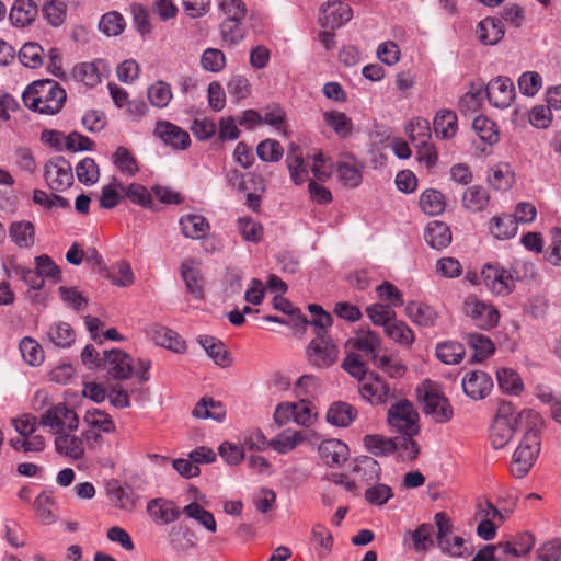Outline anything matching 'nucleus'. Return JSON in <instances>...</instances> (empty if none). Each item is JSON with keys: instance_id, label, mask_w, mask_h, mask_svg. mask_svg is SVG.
Listing matches in <instances>:
<instances>
[{"instance_id": "f257e3e1", "label": "nucleus", "mask_w": 561, "mask_h": 561, "mask_svg": "<svg viewBox=\"0 0 561 561\" xmlns=\"http://www.w3.org/2000/svg\"><path fill=\"white\" fill-rule=\"evenodd\" d=\"M24 105L44 115H55L61 111L67 93L61 85L51 79L34 81L22 94Z\"/></svg>"}, {"instance_id": "f03ea898", "label": "nucleus", "mask_w": 561, "mask_h": 561, "mask_svg": "<svg viewBox=\"0 0 561 561\" xmlns=\"http://www.w3.org/2000/svg\"><path fill=\"white\" fill-rule=\"evenodd\" d=\"M535 265L533 263L516 261L507 272L504 268L484 264L481 271V278L485 287L495 295L506 296L513 291L515 280H523L535 277Z\"/></svg>"}, {"instance_id": "7ed1b4c3", "label": "nucleus", "mask_w": 561, "mask_h": 561, "mask_svg": "<svg viewBox=\"0 0 561 561\" xmlns=\"http://www.w3.org/2000/svg\"><path fill=\"white\" fill-rule=\"evenodd\" d=\"M342 367L359 380V393L363 399L375 404H382L394 397L393 390L378 375L371 373L368 379L364 381L366 367L357 354L350 353L344 358Z\"/></svg>"}, {"instance_id": "20e7f679", "label": "nucleus", "mask_w": 561, "mask_h": 561, "mask_svg": "<svg viewBox=\"0 0 561 561\" xmlns=\"http://www.w3.org/2000/svg\"><path fill=\"white\" fill-rule=\"evenodd\" d=\"M539 425L527 428L522 442L513 454L511 471L515 478H524L540 453Z\"/></svg>"}, {"instance_id": "39448f33", "label": "nucleus", "mask_w": 561, "mask_h": 561, "mask_svg": "<svg viewBox=\"0 0 561 561\" xmlns=\"http://www.w3.org/2000/svg\"><path fill=\"white\" fill-rule=\"evenodd\" d=\"M388 424L400 434H419V413L414 405L405 400H399L388 411Z\"/></svg>"}, {"instance_id": "423d86ee", "label": "nucleus", "mask_w": 561, "mask_h": 561, "mask_svg": "<svg viewBox=\"0 0 561 561\" xmlns=\"http://www.w3.org/2000/svg\"><path fill=\"white\" fill-rule=\"evenodd\" d=\"M44 179L48 187L62 192L73 184L71 163L61 156L50 158L44 165Z\"/></svg>"}, {"instance_id": "0eeeda50", "label": "nucleus", "mask_w": 561, "mask_h": 561, "mask_svg": "<svg viewBox=\"0 0 561 561\" xmlns=\"http://www.w3.org/2000/svg\"><path fill=\"white\" fill-rule=\"evenodd\" d=\"M462 309L463 313L482 330H490L499 323L500 312L497 309L474 295L466 297Z\"/></svg>"}, {"instance_id": "6e6552de", "label": "nucleus", "mask_w": 561, "mask_h": 561, "mask_svg": "<svg viewBox=\"0 0 561 561\" xmlns=\"http://www.w3.org/2000/svg\"><path fill=\"white\" fill-rule=\"evenodd\" d=\"M307 353L310 364L319 368L333 365L339 356V350L332 340L320 334L309 343Z\"/></svg>"}, {"instance_id": "1a4fd4ad", "label": "nucleus", "mask_w": 561, "mask_h": 561, "mask_svg": "<svg viewBox=\"0 0 561 561\" xmlns=\"http://www.w3.org/2000/svg\"><path fill=\"white\" fill-rule=\"evenodd\" d=\"M153 136L173 150H186L191 146L188 133L168 121L156 123Z\"/></svg>"}, {"instance_id": "9d476101", "label": "nucleus", "mask_w": 561, "mask_h": 561, "mask_svg": "<svg viewBox=\"0 0 561 561\" xmlns=\"http://www.w3.org/2000/svg\"><path fill=\"white\" fill-rule=\"evenodd\" d=\"M485 93L489 102L499 108L508 107L516 95L513 81L510 78L502 76L492 79L488 83Z\"/></svg>"}, {"instance_id": "9b49d317", "label": "nucleus", "mask_w": 561, "mask_h": 561, "mask_svg": "<svg viewBox=\"0 0 561 561\" xmlns=\"http://www.w3.org/2000/svg\"><path fill=\"white\" fill-rule=\"evenodd\" d=\"M353 16L348 3L334 0L327 3L320 11L319 23L324 28H339L348 22Z\"/></svg>"}, {"instance_id": "f8f14e48", "label": "nucleus", "mask_w": 561, "mask_h": 561, "mask_svg": "<svg viewBox=\"0 0 561 561\" xmlns=\"http://www.w3.org/2000/svg\"><path fill=\"white\" fill-rule=\"evenodd\" d=\"M494 422L511 423L516 426H526L527 428L535 425H540L541 420L537 412L533 410H523L515 415V409L511 402L500 401L497 411L494 416Z\"/></svg>"}, {"instance_id": "ddd939ff", "label": "nucleus", "mask_w": 561, "mask_h": 561, "mask_svg": "<svg viewBox=\"0 0 561 561\" xmlns=\"http://www.w3.org/2000/svg\"><path fill=\"white\" fill-rule=\"evenodd\" d=\"M104 362L108 375L116 380L128 379L134 370L131 357L122 350L104 352Z\"/></svg>"}, {"instance_id": "4468645a", "label": "nucleus", "mask_w": 561, "mask_h": 561, "mask_svg": "<svg viewBox=\"0 0 561 561\" xmlns=\"http://www.w3.org/2000/svg\"><path fill=\"white\" fill-rule=\"evenodd\" d=\"M147 513L156 524L168 525L179 519L183 508L178 507L172 501L158 497L148 502Z\"/></svg>"}, {"instance_id": "2eb2a0df", "label": "nucleus", "mask_w": 561, "mask_h": 561, "mask_svg": "<svg viewBox=\"0 0 561 561\" xmlns=\"http://www.w3.org/2000/svg\"><path fill=\"white\" fill-rule=\"evenodd\" d=\"M423 409L438 423L448 422L453 417V409L443 394L436 390H427L423 398Z\"/></svg>"}, {"instance_id": "dca6fc26", "label": "nucleus", "mask_w": 561, "mask_h": 561, "mask_svg": "<svg viewBox=\"0 0 561 561\" xmlns=\"http://www.w3.org/2000/svg\"><path fill=\"white\" fill-rule=\"evenodd\" d=\"M492 387L491 377L481 370L470 371L462 379L463 392L473 400L485 398Z\"/></svg>"}, {"instance_id": "f3484780", "label": "nucleus", "mask_w": 561, "mask_h": 561, "mask_svg": "<svg viewBox=\"0 0 561 561\" xmlns=\"http://www.w3.org/2000/svg\"><path fill=\"white\" fill-rule=\"evenodd\" d=\"M318 453L327 466L340 467L348 457V447L340 439H325L319 445Z\"/></svg>"}, {"instance_id": "a211bd4d", "label": "nucleus", "mask_w": 561, "mask_h": 561, "mask_svg": "<svg viewBox=\"0 0 561 561\" xmlns=\"http://www.w3.org/2000/svg\"><path fill=\"white\" fill-rule=\"evenodd\" d=\"M38 14L37 4L33 0H15L12 4L9 19L16 27L31 25Z\"/></svg>"}, {"instance_id": "6ab92c4d", "label": "nucleus", "mask_w": 561, "mask_h": 561, "mask_svg": "<svg viewBox=\"0 0 561 561\" xmlns=\"http://www.w3.org/2000/svg\"><path fill=\"white\" fill-rule=\"evenodd\" d=\"M504 26L502 20L495 18H485L477 26L476 35L483 45H495L504 36Z\"/></svg>"}, {"instance_id": "aec40b11", "label": "nucleus", "mask_w": 561, "mask_h": 561, "mask_svg": "<svg viewBox=\"0 0 561 561\" xmlns=\"http://www.w3.org/2000/svg\"><path fill=\"white\" fill-rule=\"evenodd\" d=\"M180 227L186 238L201 240L205 238L210 229L207 219L198 214H187L180 218Z\"/></svg>"}, {"instance_id": "412c9836", "label": "nucleus", "mask_w": 561, "mask_h": 561, "mask_svg": "<svg viewBox=\"0 0 561 561\" xmlns=\"http://www.w3.org/2000/svg\"><path fill=\"white\" fill-rule=\"evenodd\" d=\"M199 263L196 260L190 259L181 264V276L185 282L186 288L196 298H203V277L198 268Z\"/></svg>"}, {"instance_id": "4be33fe9", "label": "nucleus", "mask_w": 561, "mask_h": 561, "mask_svg": "<svg viewBox=\"0 0 561 561\" xmlns=\"http://www.w3.org/2000/svg\"><path fill=\"white\" fill-rule=\"evenodd\" d=\"M337 173L345 186L354 188L362 183V164L353 156H345L337 162Z\"/></svg>"}, {"instance_id": "5701e85b", "label": "nucleus", "mask_w": 561, "mask_h": 561, "mask_svg": "<svg viewBox=\"0 0 561 561\" xmlns=\"http://www.w3.org/2000/svg\"><path fill=\"white\" fill-rule=\"evenodd\" d=\"M56 451L75 460L82 459L84 446L81 438L70 433H58L55 438Z\"/></svg>"}, {"instance_id": "b1692460", "label": "nucleus", "mask_w": 561, "mask_h": 561, "mask_svg": "<svg viewBox=\"0 0 561 561\" xmlns=\"http://www.w3.org/2000/svg\"><path fill=\"white\" fill-rule=\"evenodd\" d=\"M151 337L157 345L169 348L175 353H183L186 350L185 341L181 336L162 325H153L151 328Z\"/></svg>"}, {"instance_id": "393cba45", "label": "nucleus", "mask_w": 561, "mask_h": 561, "mask_svg": "<svg viewBox=\"0 0 561 561\" xmlns=\"http://www.w3.org/2000/svg\"><path fill=\"white\" fill-rule=\"evenodd\" d=\"M489 202V192L481 185L467 187L461 198L462 206L471 213L483 211L488 207Z\"/></svg>"}, {"instance_id": "a878e982", "label": "nucleus", "mask_w": 561, "mask_h": 561, "mask_svg": "<svg viewBox=\"0 0 561 561\" xmlns=\"http://www.w3.org/2000/svg\"><path fill=\"white\" fill-rule=\"evenodd\" d=\"M198 343L216 365L228 367L231 364L229 352L220 340L210 335H201Z\"/></svg>"}, {"instance_id": "bb28decb", "label": "nucleus", "mask_w": 561, "mask_h": 561, "mask_svg": "<svg viewBox=\"0 0 561 561\" xmlns=\"http://www.w3.org/2000/svg\"><path fill=\"white\" fill-rule=\"evenodd\" d=\"M434 131L438 138H453L458 128L457 115L450 110H440L436 113L433 122Z\"/></svg>"}, {"instance_id": "cd10ccee", "label": "nucleus", "mask_w": 561, "mask_h": 561, "mask_svg": "<svg viewBox=\"0 0 561 561\" xmlns=\"http://www.w3.org/2000/svg\"><path fill=\"white\" fill-rule=\"evenodd\" d=\"M405 313L414 323L425 328L433 327L438 317L433 307L416 301L407 305Z\"/></svg>"}, {"instance_id": "c85d7f7f", "label": "nucleus", "mask_w": 561, "mask_h": 561, "mask_svg": "<svg viewBox=\"0 0 561 561\" xmlns=\"http://www.w3.org/2000/svg\"><path fill=\"white\" fill-rule=\"evenodd\" d=\"M357 416V411L346 402H334L328 410L327 421L335 426L346 427Z\"/></svg>"}, {"instance_id": "c756f323", "label": "nucleus", "mask_w": 561, "mask_h": 561, "mask_svg": "<svg viewBox=\"0 0 561 561\" xmlns=\"http://www.w3.org/2000/svg\"><path fill=\"white\" fill-rule=\"evenodd\" d=\"M353 473L360 482H374L379 479L380 466L373 457L360 456L354 461Z\"/></svg>"}, {"instance_id": "7c9ffc66", "label": "nucleus", "mask_w": 561, "mask_h": 561, "mask_svg": "<svg viewBox=\"0 0 561 561\" xmlns=\"http://www.w3.org/2000/svg\"><path fill=\"white\" fill-rule=\"evenodd\" d=\"M489 229L497 240H508L516 236L518 227L512 215L503 214L491 218Z\"/></svg>"}, {"instance_id": "2f4dec72", "label": "nucleus", "mask_w": 561, "mask_h": 561, "mask_svg": "<svg viewBox=\"0 0 561 561\" xmlns=\"http://www.w3.org/2000/svg\"><path fill=\"white\" fill-rule=\"evenodd\" d=\"M421 209L430 216L440 215L446 207L445 196L435 188H427L420 196Z\"/></svg>"}, {"instance_id": "473e14b6", "label": "nucleus", "mask_w": 561, "mask_h": 561, "mask_svg": "<svg viewBox=\"0 0 561 561\" xmlns=\"http://www.w3.org/2000/svg\"><path fill=\"white\" fill-rule=\"evenodd\" d=\"M465 340L474 351L472 355L473 362H482L495 351L493 342L481 333H467Z\"/></svg>"}, {"instance_id": "72a5a7b5", "label": "nucleus", "mask_w": 561, "mask_h": 561, "mask_svg": "<svg viewBox=\"0 0 561 561\" xmlns=\"http://www.w3.org/2000/svg\"><path fill=\"white\" fill-rule=\"evenodd\" d=\"M515 508V500L508 506H500L497 507L490 501H485L484 503L477 504V516L480 518H491L493 522H497L499 524H503L514 512Z\"/></svg>"}, {"instance_id": "f704fd0d", "label": "nucleus", "mask_w": 561, "mask_h": 561, "mask_svg": "<svg viewBox=\"0 0 561 561\" xmlns=\"http://www.w3.org/2000/svg\"><path fill=\"white\" fill-rule=\"evenodd\" d=\"M9 236L16 245H31L35 241L34 225L27 220L13 221L9 228Z\"/></svg>"}, {"instance_id": "c9c22d12", "label": "nucleus", "mask_w": 561, "mask_h": 561, "mask_svg": "<svg viewBox=\"0 0 561 561\" xmlns=\"http://www.w3.org/2000/svg\"><path fill=\"white\" fill-rule=\"evenodd\" d=\"M323 121L341 138L348 137L353 131L352 119L343 112H337V111L324 112Z\"/></svg>"}, {"instance_id": "e433bc0d", "label": "nucleus", "mask_w": 561, "mask_h": 561, "mask_svg": "<svg viewBox=\"0 0 561 561\" xmlns=\"http://www.w3.org/2000/svg\"><path fill=\"white\" fill-rule=\"evenodd\" d=\"M522 426L511 423L494 422L490 427V442L494 449L504 448L512 439L514 432Z\"/></svg>"}, {"instance_id": "4c0bfd02", "label": "nucleus", "mask_w": 561, "mask_h": 561, "mask_svg": "<svg viewBox=\"0 0 561 561\" xmlns=\"http://www.w3.org/2000/svg\"><path fill=\"white\" fill-rule=\"evenodd\" d=\"M405 131L414 146L424 145L432 139L430 123L425 118H412L407 125Z\"/></svg>"}, {"instance_id": "58836bf2", "label": "nucleus", "mask_w": 561, "mask_h": 561, "mask_svg": "<svg viewBox=\"0 0 561 561\" xmlns=\"http://www.w3.org/2000/svg\"><path fill=\"white\" fill-rule=\"evenodd\" d=\"M424 239L428 245H448L451 242V231L445 222L433 221L426 227Z\"/></svg>"}, {"instance_id": "ea45409f", "label": "nucleus", "mask_w": 561, "mask_h": 561, "mask_svg": "<svg viewBox=\"0 0 561 561\" xmlns=\"http://www.w3.org/2000/svg\"><path fill=\"white\" fill-rule=\"evenodd\" d=\"M465 346L455 341L439 343L436 346L437 358L447 365L458 364L465 356Z\"/></svg>"}, {"instance_id": "a19ab883", "label": "nucleus", "mask_w": 561, "mask_h": 561, "mask_svg": "<svg viewBox=\"0 0 561 561\" xmlns=\"http://www.w3.org/2000/svg\"><path fill=\"white\" fill-rule=\"evenodd\" d=\"M192 414L197 419L222 421L225 417V410L220 402L214 401L213 399L202 398L196 403Z\"/></svg>"}, {"instance_id": "79ce46f5", "label": "nucleus", "mask_w": 561, "mask_h": 561, "mask_svg": "<svg viewBox=\"0 0 561 561\" xmlns=\"http://www.w3.org/2000/svg\"><path fill=\"white\" fill-rule=\"evenodd\" d=\"M415 435L416 434H401L393 438V445L396 446L394 453L404 461L414 460L420 454V446L413 439Z\"/></svg>"}, {"instance_id": "37998d69", "label": "nucleus", "mask_w": 561, "mask_h": 561, "mask_svg": "<svg viewBox=\"0 0 561 561\" xmlns=\"http://www.w3.org/2000/svg\"><path fill=\"white\" fill-rule=\"evenodd\" d=\"M83 421L93 430L102 433H113L116 428L112 417L104 411L99 409L88 410L83 416Z\"/></svg>"}, {"instance_id": "c03bdc74", "label": "nucleus", "mask_w": 561, "mask_h": 561, "mask_svg": "<svg viewBox=\"0 0 561 561\" xmlns=\"http://www.w3.org/2000/svg\"><path fill=\"white\" fill-rule=\"evenodd\" d=\"M513 178L508 165L496 164L488 171L486 180L494 190L506 191L512 186Z\"/></svg>"}, {"instance_id": "a18cd8bd", "label": "nucleus", "mask_w": 561, "mask_h": 561, "mask_svg": "<svg viewBox=\"0 0 561 561\" xmlns=\"http://www.w3.org/2000/svg\"><path fill=\"white\" fill-rule=\"evenodd\" d=\"M72 76L90 88L98 85L102 78L96 62H81L75 66Z\"/></svg>"}, {"instance_id": "49530a36", "label": "nucleus", "mask_w": 561, "mask_h": 561, "mask_svg": "<svg viewBox=\"0 0 561 561\" xmlns=\"http://www.w3.org/2000/svg\"><path fill=\"white\" fill-rule=\"evenodd\" d=\"M373 364L391 378H401L407 373L405 365L397 357L374 354Z\"/></svg>"}, {"instance_id": "de8ad7c7", "label": "nucleus", "mask_w": 561, "mask_h": 561, "mask_svg": "<svg viewBox=\"0 0 561 561\" xmlns=\"http://www.w3.org/2000/svg\"><path fill=\"white\" fill-rule=\"evenodd\" d=\"M364 446L376 457H383L394 453L396 446L393 438L382 435H366L364 437Z\"/></svg>"}, {"instance_id": "09e8293b", "label": "nucleus", "mask_w": 561, "mask_h": 561, "mask_svg": "<svg viewBox=\"0 0 561 561\" xmlns=\"http://www.w3.org/2000/svg\"><path fill=\"white\" fill-rule=\"evenodd\" d=\"M183 514L198 522L210 533H215L217 529V524L213 513L203 508L197 502H192L184 506Z\"/></svg>"}, {"instance_id": "8fccbe9b", "label": "nucleus", "mask_w": 561, "mask_h": 561, "mask_svg": "<svg viewBox=\"0 0 561 561\" xmlns=\"http://www.w3.org/2000/svg\"><path fill=\"white\" fill-rule=\"evenodd\" d=\"M51 343L59 347H69L75 342V331L69 323L57 322L47 332Z\"/></svg>"}, {"instance_id": "3c124183", "label": "nucleus", "mask_w": 561, "mask_h": 561, "mask_svg": "<svg viewBox=\"0 0 561 561\" xmlns=\"http://www.w3.org/2000/svg\"><path fill=\"white\" fill-rule=\"evenodd\" d=\"M385 333L394 342L409 346L414 342L413 331L400 320L394 318L386 324Z\"/></svg>"}, {"instance_id": "603ef678", "label": "nucleus", "mask_w": 561, "mask_h": 561, "mask_svg": "<svg viewBox=\"0 0 561 561\" xmlns=\"http://www.w3.org/2000/svg\"><path fill=\"white\" fill-rule=\"evenodd\" d=\"M150 103L159 108L168 106L173 98L171 85L164 81H157L148 88Z\"/></svg>"}, {"instance_id": "864d4df0", "label": "nucleus", "mask_w": 561, "mask_h": 561, "mask_svg": "<svg viewBox=\"0 0 561 561\" xmlns=\"http://www.w3.org/2000/svg\"><path fill=\"white\" fill-rule=\"evenodd\" d=\"M44 49L37 43H25L20 51L19 59L27 68H38L43 65Z\"/></svg>"}, {"instance_id": "5fc2aeb1", "label": "nucleus", "mask_w": 561, "mask_h": 561, "mask_svg": "<svg viewBox=\"0 0 561 561\" xmlns=\"http://www.w3.org/2000/svg\"><path fill=\"white\" fill-rule=\"evenodd\" d=\"M113 163L124 174L135 175L139 168L135 156L125 147H118L113 154Z\"/></svg>"}, {"instance_id": "6e6d98bb", "label": "nucleus", "mask_w": 561, "mask_h": 561, "mask_svg": "<svg viewBox=\"0 0 561 561\" xmlns=\"http://www.w3.org/2000/svg\"><path fill=\"white\" fill-rule=\"evenodd\" d=\"M43 16L53 27L60 26L67 16V5L59 0H50L43 7Z\"/></svg>"}, {"instance_id": "4d7b16f0", "label": "nucleus", "mask_w": 561, "mask_h": 561, "mask_svg": "<svg viewBox=\"0 0 561 561\" xmlns=\"http://www.w3.org/2000/svg\"><path fill=\"white\" fill-rule=\"evenodd\" d=\"M472 128L480 137V139L489 145H493L499 141V133L496 125L493 121L485 116H478L472 122Z\"/></svg>"}, {"instance_id": "13d9d810", "label": "nucleus", "mask_w": 561, "mask_h": 561, "mask_svg": "<svg viewBox=\"0 0 561 561\" xmlns=\"http://www.w3.org/2000/svg\"><path fill=\"white\" fill-rule=\"evenodd\" d=\"M20 352L23 359L31 366H38L44 360L42 346L31 337H24L20 342Z\"/></svg>"}, {"instance_id": "bf43d9fd", "label": "nucleus", "mask_w": 561, "mask_h": 561, "mask_svg": "<svg viewBox=\"0 0 561 561\" xmlns=\"http://www.w3.org/2000/svg\"><path fill=\"white\" fill-rule=\"evenodd\" d=\"M66 411V404L59 403L49 408L41 419V424L50 427L56 435L64 433V417Z\"/></svg>"}, {"instance_id": "052dcab7", "label": "nucleus", "mask_w": 561, "mask_h": 561, "mask_svg": "<svg viewBox=\"0 0 561 561\" xmlns=\"http://www.w3.org/2000/svg\"><path fill=\"white\" fill-rule=\"evenodd\" d=\"M257 157L264 162H278L284 154L283 146L274 139H265L256 147Z\"/></svg>"}, {"instance_id": "680f3d73", "label": "nucleus", "mask_w": 561, "mask_h": 561, "mask_svg": "<svg viewBox=\"0 0 561 561\" xmlns=\"http://www.w3.org/2000/svg\"><path fill=\"white\" fill-rule=\"evenodd\" d=\"M500 388L507 393H517L523 389L518 374L511 368H501L496 371Z\"/></svg>"}, {"instance_id": "e2e57ef3", "label": "nucleus", "mask_w": 561, "mask_h": 561, "mask_svg": "<svg viewBox=\"0 0 561 561\" xmlns=\"http://www.w3.org/2000/svg\"><path fill=\"white\" fill-rule=\"evenodd\" d=\"M78 181L84 185L94 184L100 176L99 168L92 158L82 159L76 167Z\"/></svg>"}, {"instance_id": "0e129e2a", "label": "nucleus", "mask_w": 561, "mask_h": 561, "mask_svg": "<svg viewBox=\"0 0 561 561\" xmlns=\"http://www.w3.org/2000/svg\"><path fill=\"white\" fill-rule=\"evenodd\" d=\"M354 345L359 351L373 357L374 354H378L381 341L377 333L367 330L357 333V336L354 340Z\"/></svg>"}, {"instance_id": "69168bd1", "label": "nucleus", "mask_w": 561, "mask_h": 561, "mask_svg": "<svg viewBox=\"0 0 561 561\" xmlns=\"http://www.w3.org/2000/svg\"><path fill=\"white\" fill-rule=\"evenodd\" d=\"M261 115L262 123L274 127L279 133L286 134V113L278 104L268 105Z\"/></svg>"}, {"instance_id": "338daca9", "label": "nucleus", "mask_w": 561, "mask_h": 561, "mask_svg": "<svg viewBox=\"0 0 561 561\" xmlns=\"http://www.w3.org/2000/svg\"><path fill=\"white\" fill-rule=\"evenodd\" d=\"M99 28L107 36H117L125 28V20L118 12H108L101 18Z\"/></svg>"}, {"instance_id": "774afa93", "label": "nucleus", "mask_w": 561, "mask_h": 561, "mask_svg": "<svg viewBox=\"0 0 561 561\" xmlns=\"http://www.w3.org/2000/svg\"><path fill=\"white\" fill-rule=\"evenodd\" d=\"M434 526L431 524H421L411 533L413 547L416 551H426L433 545Z\"/></svg>"}]
</instances>
